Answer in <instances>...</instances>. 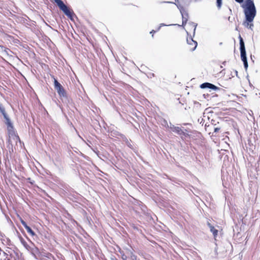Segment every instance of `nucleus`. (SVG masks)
Wrapping results in <instances>:
<instances>
[{
  "instance_id": "29",
  "label": "nucleus",
  "mask_w": 260,
  "mask_h": 260,
  "mask_svg": "<svg viewBox=\"0 0 260 260\" xmlns=\"http://www.w3.org/2000/svg\"><path fill=\"white\" fill-rule=\"evenodd\" d=\"M163 3H171V2H164Z\"/></svg>"
},
{
  "instance_id": "17",
  "label": "nucleus",
  "mask_w": 260,
  "mask_h": 260,
  "mask_svg": "<svg viewBox=\"0 0 260 260\" xmlns=\"http://www.w3.org/2000/svg\"><path fill=\"white\" fill-rule=\"evenodd\" d=\"M242 61L243 62L244 67V68H245V70H247V68H248V67L247 59V60H242Z\"/></svg>"
},
{
  "instance_id": "20",
  "label": "nucleus",
  "mask_w": 260,
  "mask_h": 260,
  "mask_svg": "<svg viewBox=\"0 0 260 260\" xmlns=\"http://www.w3.org/2000/svg\"><path fill=\"white\" fill-rule=\"evenodd\" d=\"M13 139H14V140H15L16 141V142H17L18 140L19 141V138L17 136H16V135L14 136Z\"/></svg>"
},
{
  "instance_id": "28",
  "label": "nucleus",
  "mask_w": 260,
  "mask_h": 260,
  "mask_svg": "<svg viewBox=\"0 0 260 260\" xmlns=\"http://www.w3.org/2000/svg\"><path fill=\"white\" fill-rule=\"evenodd\" d=\"M225 63H226V61H224V62H223L222 64H223L224 66H225Z\"/></svg>"
},
{
  "instance_id": "19",
  "label": "nucleus",
  "mask_w": 260,
  "mask_h": 260,
  "mask_svg": "<svg viewBox=\"0 0 260 260\" xmlns=\"http://www.w3.org/2000/svg\"><path fill=\"white\" fill-rule=\"evenodd\" d=\"M191 3H198L202 1V0H188Z\"/></svg>"
},
{
  "instance_id": "7",
  "label": "nucleus",
  "mask_w": 260,
  "mask_h": 260,
  "mask_svg": "<svg viewBox=\"0 0 260 260\" xmlns=\"http://www.w3.org/2000/svg\"><path fill=\"white\" fill-rule=\"evenodd\" d=\"M173 132L176 133L179 135L180 136H183L184 137H187L188 136V134L184 131L183 129H182L181 128L176 126V127H174V129H173Z\"/></svg>"
},
{
  "instance_id": "23",
  "label": "nucleus",
  "mask_w": 260,
  "mask_h": 260,
  "mask_svg": "<svg viewBox=\"0 0 260 260\" xmlns=\"http://www.w3.org/2000/svg\"><path fill=\"white\" fill-rule=\"evenodd\" d=\"M219 129H220V128H218V127H215V128H214V132L215 133H217V132H218V131H219Z\"/></svg>"
},
{
  "instance_id": "10",
  "label": "nucleus",
  "mask_w": 260,
  "mask_h": 260,
  "mask_svg": "<svg viewBox=\"0 0 260 260\" xmlns=\"http://www.w3.org/2000/svg\"><path fill=\"white\" fill-rule=\"evenodd\" d=\"M252 22L253 21L249 22L247 21L246 19H245V21L243 22V25L245 27L252 30L253 27L254 26L253 23Z\"/></svg>"
},
{
  "instance_id": "16",
  "label": "nucleus",
  "mask_w": 260,
  "mask_h": 260,
  "mask_svg": "<svg viewBox=\"0 0 260 260\" xmlns=\"http://www.w3.org/2000/svg\"><path fill=\"white\" fill-rule=\"evenodd\" d=\"M217 7L220 9L222 5V0H216Z\"/></svg>"
},
{
  "instance_id": "1",
  "label": "nucleus",
  "mask_w": 260,
  "mask_h": 260,
  "mask_svg": "<svg viewBox=\"0 0 260 260\" xmlns=\"http://www.w3.org/2000/svg\"><path fill=\"white\" fill-rule=\"evenodd\" d=\"M242 7L246 20L249 22L253 21L256 14V10L253 1L246 0Z\"/></svg>"
},
{
  "instance_id": "27",
  "label": "nucleus",
  "mask_w": 260,
  "mask_h": 260,
  "mask_svg": "<svg viewBox=\"0 0 260 260\" xmlns=\"http://www.w3.org/2000/svg\"><path fill=\"white\" fill-rule=\"evenodd\" d=\"M155 32L154 30H152L151 31H150V34H154Z\"/></svg>"
},
{
  "instance_id": "22",
  "label": "nucleus",
  "mask_w": 260,
  "mask_h": 260,
  "mask_svg": "<svg viewBox=\"0 0 260 260\" xmlns=\"http://www.w3.org/2000/svg\"><path fill=\"white\" fill-rule=\"evenodd\" d=\"M193 27H194V29H193V36L195 34V31H196V27L197 26V24H194V23H193Z\"/></svg>"
},
{
  "instance_id": "6",
  "label": "nucleus",
  "mask_w": 260,
  "mask_h": 260,
  "mask_svg": "<svg viewBox=\"0 0 260 260\" xmlns=\"http://www.w3.org/2000/svg\"><path fill=\"white\" fill-rule=\"evenodd\" d=\"M28 251H29L35 258L37 257V254L39 253V249L36 246H35V245L32 242H31L30 247L29 248Z\"/></svg>"
},
{
  "instance_id": "2",
  "label": "nucleus",
  "mask_w": 260,
  "mask_h": 260,
  "mask_svg": "<svg viewBox=\"0 0 260 260\" xmlns=\"http://www.w3.org/2000/svg\"><path fill=\"white\" fill-rule=\"evenodd\" d=\"M53 1L57 4L60 10H61L67 17L72 20L73 19V16L74 14V12L73 11L72 12L61 0Z\"/></svg>"
},
{
  "instance_id": "26",
  "label": "nucleus",
  "mask_w": 260,
  "mask_h": 260,
  "mask_svg": "<svg viewBox=\"0 0 260 260\" xmlns=\"http://www.w3.org/2000/svg\"><path fill=\"white\" fill-rule=\"evenodd\" d=\"M235 74H236V76H238V71L235 70Z\"/></svg>"
},
{
  "instance_id": "14",
  "label": "nucleus",
  "mask_w": 260,
  "mask_h": 260,
  "mask_svg": "<svg viewBox=\"0 0 260 260\" xmlns=\"http://www.w3.org/2000/svg\"><path fill=\"white\" fill-rule=\"evenodd\" d=\"M25 229L27 231V233H28L32 236L35 235V232L31 230V229L29 226L27 227Z\"/></svg>"
},
{
  "instance_id": "15",
  "label": "nucleus",
  "mask_w": 260,
  "mask_h": 260,
  "mask_svg": "<svg viewBox=\"0 0 260 260\" xmlns=\"http://www.w3.org/2000/svg\"><path fill=\"white\" fill-rule=\"evenodd\" d=\"M0 111L2 113L4 118H6V115H7L5 112V108L0 105Z\"/></svg>"
},
{
  "instance_id": "25",
  "label": "nucleus",
  "mask_w": 260,
  "mask_h": 260,
  "mask_svg": "<svg viewBox=\"0 0 260 260\" xmlns=\"http://www.w3.org/2000/svg\"><path fill=\"white\" fill-rule=\"evenodd\" d=\"M243 1H244V0H235V1H236V2H237V3H240V4H241V3H243Z\"/></svg>"
},
{
  "instance_id": "24",
  "label": "nucleus",
  "mask_w": 260,
  "mask_h": 260,
  "mask_svg": "<svg viewBox=\"0 0 260 260\" xmlns=\"http://www.w3.org/2000/svg\"><path fill=\"white\" fill-rule=\"evenodd\" d=\"M174 127H176V126H174V125H172V124H171L170 128V129H171L172 131H173V129H174Z\"/></svg>"
},
{
  "instance_id": "4",
  "label": "nucleus",
  "mask_w": 260,
  "mask_h": 260,
  "mask_svg": "<svg viewBox=\"0 0 260 260\" xmlns=\"http://www.w3.org/2000/svg\"><path fill=\"white\" fill-rule=\"evenodd\" d=\"M239 38L240 41V50L241 60H247V59L246 56V52L244 42L240 35L239 36Z\"/></svg>"
},
{
  "instance_id": "11",
  "label": "nucleus",
  "mask_w": 260,
  "mask_h": 260,
  "mask_svg": "<svg viewBox=\"0 0 260 260\" xmlns=\"http://www.w3.org/2000/svg\"><path fill=\"white\" fill-rule=\"evenodd\" d=\"M207 225L210 228L211 232L212 233L214 237H215L218 234V230L215 229V228L209 222H208Z\"/></svg>"
},
{
  "instance_id": "12",
  "label": "nucleus",
  "mask_w": 260,
  "mask_h": 260,
  "mask_svg": "<svg viewBox=\"0 0 260 260\" xmlns=\"http://www.w3.org/2000/svg\"><path fill=\"white\" fill-rule=\"evenodd\" d=\"M19 240L21 243L23 245V246L28 250L29 248L30 247L31 245H29L27 244V242L25 241V240L21 236H19Z\"/></svg>"
},
{
  "instance_id": "9",
  "label": "nucleus",
  "mask_w": 260,
  "mask_h": 260,
  "mask_svg": "<svg viewBox=\"0 0 260 260\" xmlns=\"http://www.w3.org/2000/svg\"><path fill=\"white\" fill-rule=\"evenodd\" d=\"M186 41L188 44L192 46V47L190 48V50L192 51L194 50L198 45L197 42L194 41L191 37L189 38H187Z\"/></svg>"
},
{
  "instance_id": "18",
  "label": "nucleus",
  "mask_w": 260,
  "mask_h": 260,
  "mask_svg": "<svg viewBox=\"0 0 260 260\" xmlns=\"http://www.w3.org/2000/svg\"><path fill=\"white\" fill-rule=\"evenodd\" d=\"M21 223L23 225V226L25 228V229H26L27 227L28 226L27 225V224H26V223L24 220H21Z\"/></svg>"
},
{
  "instance_id": "5",
  "label": "nucleus",
  "mask_w": 260,
  "mask_h": 260,
  "mask_svg": "<svg viewBox=\"0 0 260 260\" xmlns=\"http://www.w3.org/2000/svg\"><path fill=\"white\" fill-rule=\"evenodd\" d=\"M180 11L182 17V25H185L188 20V14L186 11L182 7L180 9Z\"/></svg>"
},
{
  "instance_id": "3",
  "label": "nucleus",
  "mask_w": 260,
  "mask_h": 260,
  "mask_svg": "<svg viewBox=\"0 0 260 260\" xmlns=\"http://www.w3.org/2000/svg\"><path fill=\"white\" fill-rule=\"evenodd\" d=\"M54 88L56 90L60 97L66 98L67 97V93L62 85L55 79H54Z\"/></svg>"
},
{
  "instance_id": "8",
  "label": "nucleus",
  "mask_w": 260,
  "mask_h": 260,
  "mask_svg": "<svg viewBox=\"0 0 260 260\" xmlns=\"http://www.w3.org/2000/svg\"><path fill=\"white\" fill-rule=\"evenodd\" d=\"M200 87L202 89L209 88V89H213L214 90L218 89V87L217 86H216L215 85H214L211 83H208V82H205V83H204L201 84Z\"/></svg>"
},
{
  "instance_id": "13",
  "label": "nucleus",
  "mask_w": 260,
  "mask_h": 260,
  "mask_svg": "<svg viewBox=\"0 0 260 260\" xmlns=\"http://www.w3.org/2000/svg\"><path fill=\"white\" fill-rule=\"evenodd\" d=\"M4 118L6 120V124L8 126V128H13L12 124L11 122V121H10V119L9 118L8 115H7L6 118Z\"/></svg>"
},
{
  "instance_id": "30",
  "label": "nucleus",
  "mask_w": 260,
  "mask_h": 260,
  "mask_svg": "<svg viewBox=\"0 0 260 260\" xmlns=\"http://www.w3.org/2000/svg\"><path fill=\"white\" fill-rule=\"evenodd\" d=\"M229 20H230V17H229V18H228Z\"/></svg>"
},
{
  "instance_id": "21",
  "label": "nucleus",
  "mask_w": 260,
  "mask_h": 260,
  "mask_svg": "<svg viewBox=\"0 0 260 260\" xmlns=\"http://www.w3.org/2000/svg\"><path fill=\"white\" fill-rule=\"evenodd\" d=\"M167 25H166V24H165L164 23H160V26L158 27L157 30H159L161 26H167Z\"/></svg>"
}]
</instances>
